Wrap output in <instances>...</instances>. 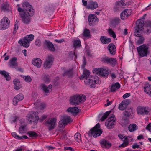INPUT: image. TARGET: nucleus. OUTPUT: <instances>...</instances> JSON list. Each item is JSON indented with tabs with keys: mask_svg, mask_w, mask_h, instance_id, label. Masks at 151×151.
Wrapping results in <instances>:
<instances>
[{
	"mask_svg": "<svg viewBox=\"0 0 151 151\" xmlns=\"http://www.w3.org/2000/svg\"><path fill=\"white\" fill-rule=\"evenodd\" d=\"M144 18L141 19H138L136 22V27H135L134 33V36L137 37L136 39L137 41L136 44L139 45L143 43L145 40V38L142 35H140L141 32L144 29L145 32L147 34L151 33V21H147L145 22Z\"/></svg>",
	"mask_w": 151,
	"mask_h": 151,
	"instance_id": "nucleus-1",
	"label": "nucleus"
},
{
	"mask_svg": "<svg viewBox=\"0 0 151 151\" xmlns=\"http://www.w3.org/2000/svg\"><path fill=\"white\" fill-rule=\"evenodd\" d=\"M90 72L89 70H84L83 74L81 76L80 79L83 80L84 79V82L86 84H89L90 83H91L96 84L97 83V81L95 79V78H94V76L90 77Z\"/></svg>",
	"mask_w": 151,
	"mask_h": 151,
	"instance_id": "nucleus-2",
	"label": "nucleus"
},
{
	"mask_svg": "<svg viewBox=\"0 0 151 151\" xmlns=\"http://www.w3.org/2000/svg\"><path fill=\"white\" fill-rule=\"evenodd\" d=\"M86 99V96L84 95H75L70 97V104L72 105H78L84 102Z\"/></svg>",
	"mask_w": 151,
	"mask_h": 151,
	"instance_id": "nucleus-3",
	"label": "nucleus"
},
{
	"mask_svg": "<svg viewBox=\"0 0 151 151\" xmlns=\"http://www.w3.org/2000/svg\"><path fill=\"white\" fill-rule=\"evenodd\" d=\"M17 10L21 13L27 12V11H28L30 15H32L34 14V12L32 6L27 2H24L22 5V8L19 7Z\"/></svg>",
	"mask_w": 151,
	"mask_h": 151,
	"instance_id": "nucleus-4",
	"label": "nucleus"
},
{
	"mask_svg": "<svg viewBox=\"0 0 151 151\" xmlns=\"http://www.w3.org/2000/svg\"><path fill=\"white\" fill-rule=\"evenodd\" d=\"M34 38V36L32 34L29 35L24 37L23 39L20 40L18 43L21 46L27 48L30 42L33 40Z\"/></svg>",
	"mask_w": 151,
	"mask_h": 151,
	"instance_id": "nucleus-5",
	"label": "nucleus"
},
{
	"mask_svg": "<svg viewBox=\"0 0 151 151\" xmlns=\"http://www.w3.org/2000/svg\"><path fill=\"white\" fill-rule=\"evenodd\" d=\"M100 125L99 123L97 124L93 128H91L88 132V135L96 138L100 136L102 133V131L99 129Z\"/></svg>",
	"mask_w": 151,
	"mask_h": 151,
	"instance_id": "nucleus-6",
	"label": "nucleus"
},
{
	"mask_svg": "<svg viewBox=\"0 0 151 151\" xmlns=\"http://www.w3.org/2000/svg\"><path fill=\"white\" fill-rule=\"evenodd\" d=\"M38 112H37L32 111L29 113L27 116V120L29 122H33L36 123L38 122L39 117L37 116Z\"/></svg>",
	"mask_w": 151,
	"mask_h": 151,
	"instance_id": "nucleus-7",
	"label": "nucleus"
},
{
	"mask_svg": "<svg viewBox=\"0 0 151 151\" xmlns=\"http://www.w3.org/2000/svg\"><path fill=\"white\" fill-rule=\"evenodd\" d=\"M148 47L145 44H143L137 47L138 53L142 57L147 56L148 52Z\"/></svg>",
	"mask_w": 151,
	"mask_h": 151,
	"instance_id": "nucleus-8",
	"label": "nucleus"
},
{
	"mask_svg": "<svg viewBox=\"0 0 151 151\" xmlns=\"http://www.w3.org/2000/svg\"><path fill=\"white\" fill-rule=\"evenodd\" d=\"M10 21L7 17H4L0 22V29L4 30L8 29L9 27Z\"/></svg>",
	"mask_w": 151,
	"mask_h": 151,
	"instance_id": "nucleus-9",
	"label": "nucleus"
},
{
	"mask_svg": "<svg viewBox=\"0 0 151 151\" xmlns=\"http://www.w3.org/2000/svg\"><path fill=\"white\" fill-rule=\"evenodd\" d=\"M93 72L101 77H104L108 76L109 73L107 70L102 68H94L93 69Z\"/></svg>",
	"mask_w": 151,
	"mask_h": 151,
	"instance_id": "nucleus-10",
	"label": "nucleus"
},
{
	"mask_svg": "<svg viewBox=\"0 0 151 151\" xmlns=\"http://www.w3.org/2000/svg\"><path fill=\"white\" fill-rule=\"evenodd\" d=\"M101 60L103 63L110 64L113 66L115 65L116 64V59L110 58L106 56L102 57Z\"/></svg>",
	"mask_w": 151,
	"mask_h": 151,
	"instance_id": "nucleus-11",
	"label": "nucleus"
},
{
	"mask_svg": "<svg viewBox=\"0 0 151 151\" xmlns=\"http://www.w3.org/2000/svg\"><path fill=\"white\" fill-rule=\"evenodd\" d=\"M22 18V20L23 22L25 24H28L30 22V17L33 16V14L32 15L29 14V12L21 13L19 14Z\"/></svg>",
	"mask_w": 151,
	"mask_h": 151,
	"instance_id": "nucleus-12",
	"label": "nucleus"
},
{
	"mask_svg": "<svg viewBox=\"0 0 151 151\" xmlns=\"http://www.w3.org/2000/svg\"><path fill=\"white\" fill-rule=\"evenodd\" d=\"M56 122V119L55 118L49 119L45 122V124L48 127L49 130H51L54 128Z\"/></svg>",
	"mask_w": 151,
	"mask_h": 151,
	"instance_id": "nucleus-13",
	"label": "nucleus"
},
{
	"mask_svg": "<svg viewBox=\"0 0 151 151\" xmlns=\"http://www.w3.org/2000/svg\"><path fill=\"white\" fill-rule=\"evenodd\" d=\"M71 122L70 117L69 116H64L62 119L59 122V126L60 128L65 127L67 123Z\"/></svg>",
	"mask_w": 151,
	"mask_h": 151,
	"instance_id": "nucleus-14",
	"label": "nucleus"
},
{
	"mask_svg": "<svg viewBox=\"0 0 151 151\" xmlns=\"http://www.w3.org/2000/svg\"><path fill=\"white\" fill-rule=\"evenodd\" d=\"M137 111L138 114L144 115L147 114L149 112V111L147 107L139 106L137 109Z\"/></svg>",
	"mask_w": 151,
	"mask_h": 151,
	"instance_id": "nucleus-15",
	"label": "nucleus"
},
{
	"mask_svg": "<svg viewBox=\"0 0 151 151\" xmlns=\"http://www.w3.org/2000/svg\"><path fill=\"white\" fill-rule=\"evenodd\" d=\"M54 58L52 55L49 56L46 58L44 63V66L46 68H49L51 67Z\"/></svg>",
	"mask_w": 151,
	"mask_h": 151,
	"instance_id": "nucleus-16",
	"label": "nucleus"
},
{
	"mask_svg": "<svg viewBox=\"0 0 151 151\" xmlns=\"http://www.w3.org/2000/svg\"><path fill=\"white\" fill-rule=\"evenodd\" d=\"M40 87L45 93H49L52 90V85L50 84L48 87L44 83H42Z\"/></svg>",
	"mask_w": 151,
	"mask_h": 151,
	"instance_id": "nucleus-17",
	"label": "nucleus"
},
{
	"mask_svg": "<svg viewBox=\"0 0 151 151\" xmlns=\"http://www.w3.org/2000/svg\"><path fill=\"white\" fill-rule=\"evenodd\" d=\"M98 6V4L96 2L93 0H91L88 2L87 6V8L93 10L97 8Z\"/></svg>",
	"mask_w": 151,
	"mask_h": 151,
	"instance_id": "nucleus-18",
	"label": "nucleus"
},
{
	"mask_svg": "<svg viewBox=\"0 0 151 151\" xmlns=\"http://www.w3.org/2000/svg\"><path fill=\"white\" fill-rule=\"evenodd\" d=\"M88 20L89 24L91 26L93 25L96 21H98L99 19L94 14H90L88 17Z\"/></svg>",
	"mask_w": 151,
	"mask_h": 151,
	"instance_id": "nucleus-19",
	"label": "nucleus"
},
{
	"mask_svg": "<svg viewBox=\"0 0 151 151\" xmlns=\"http://www.w3.org/2000/svg\"><path fill=\"white\" fill-rule=\"evenodd\" d=\"M24 96L21 94L16 95L14 98L13 102L14 105L16 106L18 102L22 101L24 99Z\"/></svg>",
	"mask_w": 151,
	"mask_h": 151,
	"instance_id": "nucleus-20",
	"label": "nucleus"
},
{
	"mask_svg": "<svg viewBox=\"0 0 151 151\" xmlns=\"http://www.w3.org/2000/svg\"><path fill=\"white\" fill-rule=\"evenodd\" d=\"M130 10L128 9H126L123 11L120 14L121 19L124 20L127 18V17L131 15Z\"/></svg>",
	"mask_w": 151,
	"mask_h": 151,
	"instance_id": "nucleus-21",
	"label": "nucleus"
},
{
	"mask_svg": "<svg viewBox=\"0 0 151 151\" xmlns=\"http://www.w3.org/2000/svg\"><path fill=\"white\" fill-rule=\"evenodd\" d=\"M101 145L104 148H109L111 147L112 144L109 142L105 139H103L100 142Z\"/></svg>",
	"mask_w": 151,
	"mask_h": 151,
	"instance_id": "nucleus-22",
	"label": "nucleus"
},
{
	"mask_svg": "<svg viewBox=\"0 0 151 151\" xmlns=\"http://www.w3.org/2000/svg\"><path fill=\"white\" fill-rule=\"evenodd\" d=\"M145 92L149 95L151 94V86L148 82H146L144 87Z\"/></svg>",
	"mask_w": 151,
	"mask_h": 151,
	"instance_id": "nucleus-23",
	"label": "nucleus"
},
{
	"mask_svg": "<svg viewBox=\"0 0 151 151\" xmlns=\"http://www.w3.org/2000/svg\"><path fill=\"white\" fill-rule=\"evenodd\" d=\"M44 44L50 50L52 51H55V49L54 45L50 41L45 40L44 43Z\"/></svg>",
	"mask_w": 151,
	"mask_h": 151,
	"instance_id": "nucleus-24",
	"label": "nucleus"
},
{
	"mask_svg": "<svg viewBox=\"0 0 151 151\" xmlns=\"http://www.w3.org/2000/svg\"><path fill=\"white\" fill-rule=\"evenodd\" d=\"M108 49L110 53L112 55H114L116 51V48L114 45L111 43L108 46Z\"/></svg>",
	"mask_w": 151,
	"mask_h": 151,
	"instance_id": "nucleus-25",
	"label": "nucleus"
},
{
	"mask_svg": "<svg viewBox=\"0 0 151 151\" xmlns=\"http://www.w3.org/2000/svg\"><path fill=\"white\" fill-rule=\"evenodd\" d=\"M123 114L124 116L126 117H133L132 115L133 114V110L131 108H128L123 112Z\"/></svg>",
	"mask_w": 151,
	"mask_h": 151,
	"instance_id": "nucleus-26",
	"label": "nucleus"
},
{
	"mask_svg": "<svg viewBox=\"0 0 151 151\" xmlns=\"http://www.w3.org/2000/svg\"><path fill=\"white\" fill-rule=\"evenodd\" d=\"M100 40L102 43L104 44H108L111 41L110 38H107L106 36H104L101 37Z\"/></svg>",
	"mask_w": 151,
	"mask_h": 151,
	"instance_id": "nucleus-27",
	"label": "nucleus"
},
{
	"mask_svg": "<svg viewBox=\"0 0 151 151\" xmlns=\"http://www.w3.org/2000/svg\"><path fill=\"white\" fill-rule=\"evenodd\" d=\"M17 58L16 57H13L10 60L9 65L10 67L14 68L17 66Z\"/></svg>",
	"mask_w": 151,
	"mask_h": 151,
	"instance_id": "nucleus-28",
	"label": "nucleus"
},
{
	"mask_svg": "<svg viewBox=\"0 0 151 151\" xmlns=\"http://www.w3.org/2000/svg\"><path fill=\"white\" fill-rule=\"evenodd\" d=\"M32 63L34 65L40 68L41 66L42 61L40 59L37 58L33 60L32 61Z\"/></svg>",
	"mask_w": 151,
	"mask_h": 151,
	"instance_id": "nucleus-29",
	"label": "nucleus"
},
{
	"mask_svg": "<svg viewBox=\"0 0 151 151\" xmlns=\"http://www.w3.org/2000/svg\"><path fill=\"white\" fill-rule=\"evenodd\" d=\"M120 85L119 83H115L111 85L110 88L111 91L112 92L116 91L120 87Z\"/></svg>",
	"mask_w": 151,
	"mask_h": 151,
	"instance_id": "nucleus-30",
	"label": "nucleus"
},
{
	"mask_svg": "<svg viewBox=\"0 0 151 151\" xmlns=\"http://www.w3.org/2000/svg\"><path fill=\"white\" fill-rule=\"evenodd\" d=\"M2 9L5 12H9L10 11L11 8L8 2H6L2 4Z\"/></svg>",
	"mask_w": 151,
	"mask_h": 151,
	"instance_id": "nucleus-31",
	"label": "nucleus"
},
{
	"mask_svg": "<svg viewBox=\"0 0 151 151\" xmlns=\"http://www.w3.org/2000/svg\"><path fill=\"white\" fill-rule=\"evenodd\" d=\"M67 111L68 112L72 113L77 114L78 113L79 109L77 107H73L68 108Z\"/></svg>",
	"mask_w": 151,
	"mask_h": 151,
	"instance_id": "nucleus-32",
	"label": "nucleus"
},
{
	"mask_svg": "<svg viewBox=\"0 0 151 151\" xmlns=\"http://www.w3.org/2000/svg\"><path fill=\"white\" fill-rule=\"evenodd\" d=\"M12 135L13 137L18 140H21L23 138L27 139L28 138L27 136L26 135H23L21 136H19L18 135L16 132L12 133Z\"/></svg>",
	"mask_w": 151,
	"mask_h": 151,
	"instance_id": "nucleus-33",
	"label": "nucleus"
},
{
	"mask_svg": "<svg viewBox=\"0 0 151 151\" xmlns=\"http://www.w3.org/2000/svg\"><path fill=\"white\" fill-rule=\"evenodd\" d=\"M0 73L8 81H9L10 79V77L8 72L4 70H0Z\"/></svg>",
	"mask_w": 151,
	"mask_h": 151,
	"instance_id": "nucleus-34",
	"label": "nucleus"
},
{
	"mask_svg": "<svg viewBox=\"0 0 151 151\" xmlns=\"http://www.w3.org/2000/svg\"><path fill=\"white\" fill-rule=\"evenodd\" d=\"M27 129H26V125H22L19 127V132L21 134H24L26 132Z\"/></svg>",
	"mask_w": 151,
	"mask_h": 151,
	"instance_id": "nucleus-35",
	"label": "nucleus"
},
{
	"mask_svg": "<svg viewBox=\"0 0 151 151\" xmlns=\"http://www.w3.org/2000/svg\"><path fill=\"white\" fill-rule=\"evenodd\" d=\"M73 73L71 69L65 70L64 71V73L63 74V76H66L68 77H71L73 76Z\"/></svg>",
	"mask_w": 151,
	"mask_h": 151,
	"instance_id": "nucleus-36",
	"label": "nucleus"
},
{
	"mask_svg": "<svg viewBox=\"0 0 151 151\" xmlns=\"http://www.w3.org/2000/svg\"><path fill=\"white\" fill-rule=\"evenodd\" d=\"M129 123V119L127 118H123L121 121V125L123 127H126Z\"/></svg>",
	"mask_w": 151,
	"mask_h": 151,
	"instance_id": "nucleus-37",
	"label": "nucleus"
},
{
	"mask_svg": "<svg viewBox=\"0 0 151 151\" xmlns=\"http://www.w3.org/2000/svg\"><path fill=\"white\" fill-rule=\"evenodd\" d=\"M129 131L132 132L137 130V126L135 124H130L128 127Z\"/></svg>",
	"mask_w": 151,
	"mask_h": 151,
	"instance_id": "nucleus-38",
	"label": "nucleus"
},
{
	"mask_svg": "<svg viewBox=\"0 0 151 151\" xmlns=\"http://www.w3.org/2000/svg\"><path fill=\"white\" fill-rule=\"evenodd\" d=\"M75 140L78 143L82 142L81 134L79 133H76L74 136Z\"/></svg>",
	"mask_w": 151,
	"mask_h": 151,
	"instance_id": "nucleus-39",
	"label": "nucleus"
},
{
	"mask_svg": "<svg viewBox=\"0 0 151 151\" xmlns=\"http://www.w3.org/2000/svg\"><path fill=\"white\" fill-rule=\"evenodd\" d=\"M82 34L83 36L86 37H89L90 36V32L88 29H85Z\"/></svg>",
	"mask_w": 151,
	"mask_h": 151,
	"instance_id": "nucleus-40",
	"label": "nucleus"
},
{
	"mask_svg": "<svg viewBox=\"0 0 151 151\" xmlns=\"http://www.w3.org/2000/svg\"><path fill=\"white\" fill-rule=\"evenodd\" d=\"M115 122H113V121H108L105 124L108 129H111L113 127Z\"/></svg>",
	"mask_w": 151,
	"mask_h": 151,
	"instance_id": "nucleus-41",
	"label": "nucleus"
},
{
	"mask_svg": "<svg viewBox=\"0 0 151 151\" xmlns=\"http://www.w3.org/2000/svg\"><path fill=\"white\" fill-rule=\"evenodd\" d=\"M126 107V103L125 101H122L120 104L119 108L120 110H123Z\"/></svg>",
	"mask_w": 151,
	"mask_h": 151,
	"instance_id": "nucleus-42",
	"label": "nucleus"
},
{
	"mask_svg": "<svg viewBox=\"0 0 151 151\" xmlns=\"http://www.w3.org/2000/svg\"><path fill=\"white\" fill-rule=\"evenodd\" d=\"M109 35L114 38L116 37V35L114 31L111 28H109L108 30Z\"/></svg>",
	"mask_w": 151,
	"mask_h": 151,
	"instance_id": "nucleus-43",
	"label": "nucleus"
},
{
	"mask_svg": "<svg viewBox=\"0 0 151 151\" xmlns=\"http://www.w3.org/2000/svg\"><path fill=\"white\" fill-rule=\"evenodd\" d=\"M74 47L76 48L80 47L81 45V41L79 40H76L74 41Z\"/></svg>",
	"mask_w": 151,
	"mask_h": 151,
	"instance_id": "nucleus-44",
	"label": "nucleus"
},
{
	"mask_svg": "<svg viewBox=\"0 0 151 151\" xmlns=\"http://www.w3.org/2000/svg\"><path fill=\"white\" fill-rule=\"evenodd\" d=\"M27 134L30 137H35L38 136V134L33 131H29L27 132Z\"/></svg>",
	"mask_w": 151,
	"mask_h": 151,
	"instance_id": "nucleus-45",
	"label": "nucleus"
},
{
	"mask_svg": "<svg viewBox=\"0 0 151 151\" xmlns=\"http://www.w3.org/2000/svg\"><path fill=\"white\" fill-rule=\"evenodd\" d=\"M43 80L46 83H48L50 81V76L48 75H44L43 76Z\"/></svg>",
	"mask_w": 151,
	"mask_h": 151,
	"instance_id": "nucleus-46",
	"label": "nucleus"
},
{
	"mask_svg": "<svg viewBox=\"0 0 151 151\" xmlns=\"http://www.w3.org/2000/svg\"><path fill=\"white\" fill-rule=\"evenodd\" d=\"M116 119L115 116L113 114L110 115L108 119V121H113L115 122L116 121Z\"/></svg>",
	"mask_w": 151,
	"mask_h": 151,
	"instance_id": "nucleus-47",
	"label": "nucleus"
},
{
	"mask_svg": "<svg viewBox=\"0 0 151 151\" xmlns=\"http://www.w3.org/2000/svg\"><path fill=\"white\" fill-rule=\"evenodd\" d=\"M19 22H15L14 24V28L13 31V34H16V32L18 29V27L19 26Z\"/></svg>",
	"mask_w": 151,
	"mask_h": 151,
	"instance_id": "nucleus-48",
	"label": "nucleus"
},
{
	"mask_svg": "<svg viewBox=\"0 0 151 151\" xmlns=\"http://www.w3.org/2000/svg\"><path fill=\"white\" fill-rule=\"evenodd\" d=\"M121 22V20L119 17L115 18L113 20V24L115 25H117Z\"/></svg>",
	"mask_w": 151,
	"mask_h": 151,
	"instance_id": "nucleus-49",
	"label": "nucleus"
},
{
	"mask_svg": "<svg viewBox=\"0 0 151 151\" xmlns=\"http://www.w3.org/2000/svg\"><path fill=\"white\" fill-rule=\"evenodd\" d=\"M110 111H107L105 112L101 118V121H102L105 120L109 116V115L110 114Z\"/></svg>",
	"mask_w": 151,
	"mask_h": 151,
	"instance_id": "nucleus-50",
	"label": "nucleus"
},
{
	"mask_svg": "<svg viewBox=\"0 0 151 151\" xmlns=\"http://www.w3.org/2000/svg\"><path fill=\"white\" fill-rule=\"evenodd\" d=\"M118 137L122 140H126L128 139L127 136H125L124 135H122L120 134L118 135Z\"/></svg>",
	"mask_w": 151,
	"mask_h": 151,
	"instance_id": "nucleus-51",
	"label": "nucleus"
},
{
	"mask_svg": "<svg viewBox=\"0 0 151 151\" xmlns=\"http://www.w3.org/2000/svg\"><path fill=\"white\" fill-rule=\"evenodd\" d=\"M129 144V142L127 140L124 141L123 143L120 145L119 146V147H124L127 146Z\"/></svg>",
	"mask_w": 151,
	"mask_h": 151,
	"instance_id": "nucleus-52",
	"label": "nucleus"
},
{
	"mask_svg": "<svg viewBox=\"0 0 151 151\" xmlns=\"http://www.w3.org/2000/svg\"><path fill=\"white\" fill-rule=\"evenodd\" d=\"M14 89L16 90H18L21 88V86L20 85V83L15 84L14 86Z\"/></svg>",
	"mask_w": 151,
	"mask_h": 151,
	"instance_id": "nucleus-53",
	"label": "nucleus"
},
{
	"mask_svg": "<svg viewBox=\"0 0 151 151\" xmlns=\"http://www.w3.org/2000/svg\"><path fill=\"white\" fill-rule=\"evenodd\" d=\"M16 117L15 116H14L11 117L10 118V122L11 123L15 122L16 121Z\"/></svg>",
	"mask_w": 151,
	"mask_h": 151,
	"instance_id": "nucleus-54",
	"label": "nucleus"
},
{
	"mask_svg": "<svg viewBox=\"0 0 151 151\" xmlns=\"http://www.w3.org/2000/svg\"><path fill=\"white\" fill-rule=\"evenodd\" d=\"M132 147L133 149L140 148L139 145H138L137 143H135L133 145H132Z\"/></svg>",
	"mask_w": 151,
	"mask_h": 151,
	"instance_id": "nucleus-55",
	"label": "nucleus"
},
{
	"mask_svg": "<svg viewBox=\"0 0 151 151\" xmlns=\"http://www.w3.org/2000/svg\"><path fill=\"white\" fill-rule=\"evenodd\" d=\"M35 45L37 46H40L41 45V42L40 40L39 39H37L35 42Z\"/></svg>",
	"mask_w": 151,
	"mask_h": 151,
	"instance_id": "nucleus-56",
	"label": "nucleus"
},
{
	"mask_svg": "<svg viewBox=\"0 0 151 151\" xmlns=\"http://www.w3.org/2000/svg\"><path fill=\"white\" fill-rule=\"evenodd\" d=\"M83 63L81 66V68H84L86 65V59L85 57H83Z\"/></svg>",
	"mask_w": 151,
	"mask_h": 151,
	"instance_id": "nucleus-57",
	"label": "nucleus"
},
{
	"mask_svg": "<svg viewBox=\"0 0 151 151\" xmlns=\"http://www.w3.org/2000/svg\"><path fill=\"white\" fill-rule=\"evenodd\" d=\"M24 79L25 81L28 82H30L32 80L31 78L29 76H26Z\"/></svg>",
	"mask_w": 151,
	"mask_h": 151,
	"instance_id": "nucleus-58",
	"label": "nucleus"
},
{
	"mask_svg": "<svg viewBox=\"0 0 151 151\" xmlns=\"http://www.w3.org/2000/svg\"><path fill=\"white\" fill-rule=\"evenodd\" d=\"M65 41V40L64 39H63L60 40L56 39L55 40V42L58 43H61L62 42H64Z\"/></svg>",
	"mask_w": 151,
	"mask_h": 151,
	"instance_id": "nucleus-59",
	"label": "nucleus"
},
{
	"mask_svg": "<svg viewBox=\"0 0 151 151\" xmlns=\"http://www.w3.org/2000/svg\"><path fill=\"white\" fill-rule=\"evenodd\" d=\"M46 106V105L44 104H42L40 106L39 108L41 110L44 109Z\"/></svg>",
	"mask_w": 151,
	"mask_h": 151,
	"instance_id": "nucleus-60",
	"label": "nucleus"
},
{
	"mask_svg": "<svg viewBox=\"0 0 151 151\" xmlns=\"http://www.w3.org/2000/svg\"><path fill=\"white\" fill-rule=\"evenodd\" d=\"M131 95V94L130 93H127L125 94L123 96V98L124 99H125L129 97Z\"/></svg>",
	"mask_w": 151,
	"mask_h": 151,
	"instance_id": "nucleus-61",
	"label": "nucleus"
},
{
	"mask_svg": "<svg viewBox=\"0 0 151 151\" xmlns=\"http://www.w3.org/2000/svg\"><path fill=\"white\" fill-rule=\"evenodd\" d=\"M64 150H70L71 151H73V149L71 147H65L64 148Z\"/></svg>",
	"mask_w": 151,
	"mask_h": 151,
	"instance_id": "nucleus-62",
	"label": "nucleus"
},
{
	"mask_svg": "<svg viewBox=\"0 0 151 151\" xmlns=\"http://www.w3.org/2000/svg\"><path fill=\"white\" fill-rule=\"evenodd\" d=\"M107 103L106 104H105L104 105L105 106H107L111 105L112 103V101H110L108 99L107 100Z\"/></svg>",
	"mask_w": 151,
	"mask_h": 151,
	"instance_id": "nucleus-63",
	"label": "nucleus"
},
{
	"mask_svg": "<svg viewBox=\"0 0 151 151\" xmlns=\"http://www.w3.org/2000/svg\"><path fill=\"white\" fill-rule=\"evenodd\" d=\"M146 129L149 131H150L151 130V126L150 124H149L146 127Z\"/></svg>",
	"mask_w": 151,
	"mask_h": 151,
	"instance_id": "nucleus-64",
	"label": "nucleus"
}]
</instances>
